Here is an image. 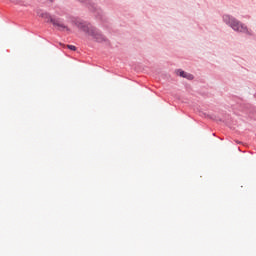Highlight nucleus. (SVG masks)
<instances>
[{
  "label": "nucleus",
  "mask_w": 256,
  "mask_h": 256,
  "mask_svg": "<svg viewBox=\"0 0 256 256\" xmlns=\"http://www.w3.org/2000/svg\"><path fill=\"white\" fill-rule=\"evenodd\" d=\"M52 25L58 29V31H69V27L62 22L61 19H53L51 20Z\"/></svg>",
  "instance_id": "3"
},
{
  "label": "nucleus",
  "mask_w": 256,
  "mask_h": 256,
  "mask_svg": "<svg viewBox=\"0 0 256 256\" xmlns=\"http://www.w3.org/2000/svg\"><path fill=\"white\" fill-rule=\"evenodd\" d=\"M223 21L226 23V25H229L233 31H237L238 33H248L249 30L247 29V26L245 24L241 23L239 20L236 18L229 16V15H224L223 16Z\"/></svg>",
  "instance_id": "2"
},
{
  "label": "nucleus",
  "mask_w": 256,
  "mask_h": 256,
  "mask_svg": "<svg viewBox=\"0 0 256 256\" xmlns=\"http://www.w3.org/2000/svg\"><path fill=\"white\" fill-rule=\"evenodd\" d=\"M76 27L83 31V33L87 34L88 37H92L95 41H98V43H101L102 41H105V37H103L97 28L93 27L91 24L83 21H76L75 22Z\"/></svg>",
  "instance_id": "1"
},
{
  "label": "nucleus",
  "mask_w": 256,
  "mask_h": 256,
  "mask_svg": "<svg viewBox=\"0 0 256 256\" xmlns=\"http://www.w3.org/2000/svg\"><path fill=\"white\" fill-rule=\"evenodd\" d=\"M38 17H41L42 19H44V21H46V23H51V21L54 19L53 17H51V15L47 12H41L38 11L37 12Z\"/></svg>",
  "instance_id": "4"
},
{
  "label": "nucleus",
  "mask_w": 256,
  "mask_h": 256,
  "mask_svg": "<svg viewBox=\"0 0 256 256\" xmlns=\"http://www.w3.org/2000/svg\"><path fill=\"white\" fill-rule=\"evenodd\" d=\"M79 1L83 2V1H85V0H79Z\"/></svg>",
  "instance_id": "8"
},
{
  "label": "nucleus",
  "mask_w": 256,
  "mask_h": 256,
  "mask_svg": "<svg viewBox=\"0 0 256 256\" xmlns=\"http://www.w3.org/2000/svg\"><path fill=\"white\" fill-rule=\"evenodd\" d=\"M68 49H70L71 51H76L77 47L73 45H68Z\"/></svg>",
  "instance_id": "6"
},
{
  "label": "nucleus",
  "mask_w": 256,
  "mask_h": 256,
  "mask_svg": "<svg viewBox=\"0 0 256 256\" xmlns=\"http://www.w3.org/2000/svg\"><path fill=\"white\" fill-rule=\"evenodd\" d=\"M11 3H14L15 5H19L18 0H9Z\"/></svg>",
  "instance_id": "7"
},
{
  "label": "nucleus",
  "mask_w": 256,
  "mask_h": 256,
  "mask_svg": "<svg viewBox=\"0 0 256 256\" xmlns=\"http://www.w3.org/2000/svg\"><path fill=\"white\" fill-rule=\"evenodd\" d=\"M177 73L180 77H183L184 79H188L189 81H192V79H194L192 74H189L183 70H178Z\"/></svg>",
  "instance_id": "5"
}]
</instances>
